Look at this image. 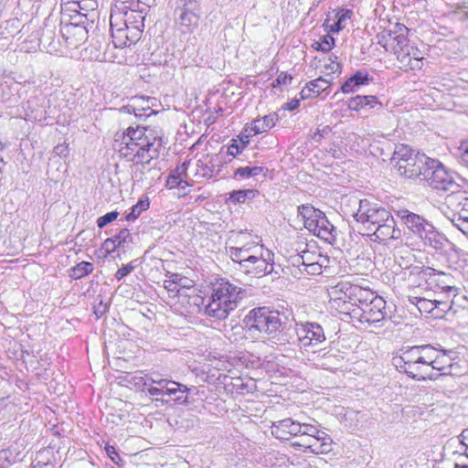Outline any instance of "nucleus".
Returning a JSON list of instances; mask_svg holds the SVG:
<instances>
[{"mask_svg":"<svg viewBox=\"0 0 468 468\" xmlns=\"http://www.w3.org/2000/svg\"><path fill=\"white\" fill-rule=\"evenodd\" d=\"M165 147L164 134L151 126L130 125L114 133L112 149L122 160L145 166Z\"/></svg>","mask_w":468,"mask_h":468,"instance_id":"1","label":"nucleus"},{"mask_svg":"<svg viewBox=\"0 0 468 468\" xmlns=\"http://www.w3.org/2000/svg\"><path fill=\"white\" fill-rule=\"evenodd\" d=\"M227 251L239 270L250 277L261 278L273 270V254L258 238L244 237Z\"/></svg>","mask_w":468,"mask_h":468,"instance_id":"2","label":"nucleus"},{"mask_svg":"<svg viewBox=\"0 0 468 468\" xmlns=\"http://www.w3.org/2000/svg\"><path fill=\"white\" fill-rule=\"evenodd\" d=\"M409 32L405 25L395 23L377 35L378 43L395 55L399 69L406 72L422 69L424 60L419 48L410 44Z\"/></svg>","mask_w":468,"mask_h":468,"instance_id":"3","label":"nucleus"},{"mask_svg":"<svg viewBox=\"0 0 468 468\" xmlns=\"http://www.w3.org/2000/svg\"><path fill=\"white\" fill-rule=\"evenodd\" d=\"M209 302L205 312L208 316L225 319L233 311L240 300L241 290L229 281L219 278L210 285Z\"/></svg>","mask_w":468,"mask_h":468,"instance_id":"4","label":"nucleus"},{"mask_svg":"<svg viewBox=\"0 0 468 468\" xmlns=\"http://www.w3.org/2000/svg\"><path fill=\"white\" fill-rule=\"evenodd\" d=\"M391 160L400 176L421 180L431 157L419 152L415 153L409 144H399L396 146Z\"/></svg>","mask_w":468,"mask_h":468,"instance_id":"5","label":"nucleus"},{"mask_svg":"<svg viewBox=\"0 0 468 468\" xmlns=\"http://www.w3.org/2000/svg\"><path fill=\"white\" fill-rule=\"evenodd\" d=\"M244 324L250 337L260 339L280 331L282 322L279 312L259 307L249 312L244 319Z\"/></svg>","mask_w":468,"mask_h":468,"instance_id":"6","label":"nucleus"},{"mask_svg":"<svg viewBox=\"0 0 468 468\" xmlns=\"http://www.w3.org/2000/svg\"><path fill=\"white\" fill-rule=\"evenodd\" d=\"M398 216L408 229L415 234L424 246L435 250L441 248L443 238L428 220L406 209L399 211Z\"/></svg>","mask_w":468,"mask_h":468,"instance_id":"7","label":"nucleus"},{"mask_svg":"<svg viewBox=\"0 0 468 468\" xmlns=\"http://www.w3.org/2000/svg\"><path fill=\"white\" fill-rule=\"evenodd\" d=\"M426 346H412L395 358V365L412 378L424 380L431 378L426 362Z\"/></svg>","mask_w":468,"mask_h":468,"instance_id":"8","label":"nucleus"},{"mask_svg":"<svg viewBox=\"0 0 468 468\" xmlns=\"http://www.w3.org/2000/svg\"><path fill=\"white\" fill-rule=\"evenodd\" d=\"M110 26L112 41L117 48L131 47L140 38L141 31L137 26L122 24L121 8H111Z\"/></svg>","mask_w":468,"mask_h":468,"instance_id":"9","label":"nucleus"},{"mask_svg":"<svg viewBox=\"0 0 468 468\" xmlns=\"http://www.w3.org/2000/svg\"><path fill=\"white\" fill-rule=\"evenodd\" d=\"M297 212L307 230L318 238L327 239L331 229L329 221L322 210L314 207L312 204H303L298 207Z\"/></svg>","mask_w":468,"mask_h":468,"instance_id":"10","label":"nucleus"},{"mask_svg":"<svg viewBox=\"0 0 468 468\" xmlns=\"http://www.w3.org/2000/svg\"><path fill=\"white\" fill-rule=\"evenodd\" d=\"M335 297L334 302L349 303L352 305L365 306L367 303L373 301L378 295L368 288L361 287L356 284L338 283L333 292Z\"/></svg>","mask_w":468,"mask_h":468,"instance_id":"11","label":"nucleus"},{"mask_svg":"<svg viewBox=\"0 0 468 468\" xmlns=\"http://www.w3.org/2000/svg\"><path fill=\"white\" fill-rule=\"evenodd\" d=\"M356 216L357 221L371 230L379 224L387 222L388 219L390 221L392 217L388 210L367 199L360 200Z\"/></svg>","mask_w":468,"mask_h":468,"instance_id":"12","label":"nucleus"},{"mask_svg":"<svg viewBox=\"0 0 468 468\" xmlns=\"http://www.w3.org/2000/svg\"><path fill=\"white\" fill-rule=\"evenodd\" d=\"M424 171L421 180L427 182L428 186L440 191H447L452 186L451 176L445 170L441 163L431 158Z\"/></svg>","mask_w":468,"mask_h":468,"instance_id":"13","label":"nucleus"},{"mask_svg":"<svg viewBox=\"0 0 468 468\" xmlns=\"http://www.w3.org/2000/svg\"><path fill=\"white\" fill-rule=\"evenodd\" d=\"M415 304L421 314H429L434 319H441L452 309V300L450 296L436 297L433 300L416 298Z\"/></svg>","mask_w":468,"mask_h":468,"instance_id":"14","label":"nucleus"},{"mask_svg":"<svg viewBox=\"0 0 468 468\" xmlns=\"http://www.w3.org/2000/svg\"><path fill=\"white\" fill-rule=\"evenodd\" d=\"M295 332L300 345L303 347L317 346L325 340L323 327L316 323H299Z\"/></svg>","mask_w":468,"mask_h":468,"instance_id":"15","label":"nucleus"},{"mask_svg":"<svg viewBox=\"0 0 468 468\" xmlns=\"http://www.w3.org/2000/svg\"><path fill=\"white\" fill-rule=\"evenodd\" d=\"M196 282L189 277L178 272L166 271L163 286L171 297L186 295L187 291L195 288Z\"/></svg>","mask_w":468,"mask_h":468,"instance_id":"16","label":"nucleus"},{"mask_svg":"<svg viewBox=\"0 0 468 468\" xmlns=\"http://www.w3.org/2000/svg\"><path fill=\"white\" fill-rule=\"evenodd\" d=\"M333 440L329 434L324 431H316L312 437L303 438L300 441L292 443L293 447L303 449L314 454H325L332 451Z\"/></svg>","mask_w":468,"mask_h":468,"instance_id":"17","label":"nucleus"},{"mask_svg":"<svg viewBox=\"0 0 468 468\" xmlns=\"http://www.w3.org/2000/svg\"><path fill=\"white\" fill-rule=\"evenodd\" d=\"M60 34L69 48H79L88 37V30L79 22L65 23L60 27Z\"/></svg>","mask_w":468,"mask_h":468,"instance_id":"18","label":"nucleus"},{"mask_svg":"<svg viewBox=\"0 0 468 468\" xmlns=\"http://www.w3.org/2000/svg\"><path fill=\"white\" fill-rule=\"evenodd\" d=\"M352 16L350 9H333L327 13L323 27L329 34L338 33L351 21Z\"/></svg>","mask_w":468,"mask_h":468,"instance_id":"19","label":"nucleus"},{"mask_svg":"<svg viewBox=\"0 0 468 468\" xmlns=\"http://www.w3.org/2000/svg\"><path fill=\"white\" fill-rule=\"evenodd\" d=\"M359 320L362 323L375 324L384 320L386 316V301L381 296L376 297L365 306H360Z\"/></svg>","mask_w":468,"mask_h":468,"instance_id":"20","label":"nucleus"},{"mask_svg":"<svg viewBox=\"0 0 468 468\" xmlns=\"http://www.w3.org/2000/svg\"><path fill=\"white\" fill-rule=\"evenodd\" d=\"M302 424L290 418L273 422L271 426V432L278 440L287 441L293 436L301 434Z\"/></svg>","mask_w":468,"mask_h":468,"instance_id":"21","label":"nucleus"},{"mask_svg":"<svg viewBox=\"0 0 468 468\" xmlns=\"http://www.w3.org/2000/svg\"><path fill=\"white\" fill-rule=\"evenodd\" d=\"M451 281L452 277L444 272L432 271L430 273L429 284L433 287L434 290H440L437 297L445 298L446 296H450L452 300V296L457 294L458 289L450 284Z\"/></svg>","mask_w":468,"mask_h":468,"instance_id":"22","label":"nucleus"},{"mask_svg":"<svg viewBox=\"0 0 468 468\" xmlns=\"http://www.w3.org/2000/svg\"><path fill=\"white\" fill-rule=\"evenodd\" d=\"M426 356L429 357V359H426V367L428 372L431 374L433 369L444 372L452 366V359L450 356L447 353L435 348L426 346Z\"/></svg>","mask_w":468,"mask_h":468,"instance_id":"23","label":"nucleus"},{"mask_svg":"<svg viewBox=\"0 0 468 468\" xmlns=\"http://www.w3.org/2000/svg\"><path fill=\"white\" fill-rule=\"evenodd\" d=\"M346 106L350 112H362L380 109L382 102L376 95H356L348 99Z\"/></svg>","mask_w":468,"mask_h":468,"instance_id":"24","label":"nucleus"},{"mask_svg":"<svg viewBox=\"0 0 468 468\" xmlns=\"http://www.w3.org/2000/svg\"><path fill=\"white\" fill-rule=\"evenodd\" d=\"M331 82L323 77H319L306 83L300 92L301 100L314 99L320 96L323 92L329 93Z\"/></svg>","mask_w":468,"mask_h":468,"instance_id":"25","label":"nucleus"},{"mask_svg":"<svg viewBox=\"0 0 468 468\" xmlns=\"http://www.w3.org/2000/svg\"><path fill=\"white\" fill-rule=\"evenodd\" d=\"M123 111L127 113L134 114L138 119L149 117L156 113L152 108L150 99L144 97L133 98L129 104L123 107Z\"/></svg>","mask_w":468,"mask_h":468,"instance_id":"26","label":"nucleus"},{"mask_svg":"<svg viewBox=\"0 0 468 468\" xmlns=\"http://www.w3.org/2000/svg\"><path fill=\"white\" fill-rule=\"evenodd\" d=\"M189 162H183L177 165L168 175L165 181V187L168 189H176L180 186H184V188H187L190 185L186 180L187 176V167Z\"/></svg>","mask_w":468,"mask_h":468,"instance_id":"27","label":"nucleus"},{"mask_svg":"<svg viewBox=\"0 0 468 468\" xmlns=\"http://www.w3.org/2000/svg\"><path fill=\"white\" fill-rule=\"evenodd\" d=\"M127 2H121V5H114L112 8H121L122 12V24L134 26L139 21H143L144 16L143 11L139 10V2H129L130 5H126Z\"/></svg>","mask_w":468,"mask_h":468,"instance_id":"28","label":"nucleus"},{"mask_svg":"<svg viewBox=\"0 0 468 468\" xmlns=\"http://www.w3.org/2000/svg\"><path fill=\"white\" fill-rule=\"evenodd\" d=\"M369 80L370 77L367 71L357 70L342 84L341 91L344 94L354 93L361 86L367 85Z\"/></svg>","mask_w":468,"mask_h":468,"instance_id":"29","label":"nucleus"},{"mask_svg":"<svg viewBox=\"0 0 468 468\" xmlns=\"http://www.w3.org/2000/svg\"><path fill=\"white\" fill-rule=\"evenodd\" d=\"M318 63L320 71L326 76H339L342 73L343 66L334 54L320 58Z\"/></svg>","mask_w":468,"mask_h":468,"instance_id":"30","label":"nucleus"},{"mask_svg":"<svg viewBox=\"0 0 468 468\" xmlns=\"http://www.w3.org/2000/svg\"><path fill=\"white\" fill-rule=\"evenodd\" d=\"M396 223L391 217V220L388 219L387 222L381 223L374 229V236L376 239L386 242L390 239H398L399 231L395 229Z\"/></svg>","mask_w":468,"mask_h":468,"instance_id":"31","label":"nucleus"},{"mask_svg":"<svg viewBox=\"0 0 468 468\" xmlns=\"http://www.w3.org/2000/svg\"><path fill=\"white\" fill-rule=\"evenodd\" d=\"M279 121V115L276 112L267 114L261 118L252 121L250 123H247L250 126L256 135L263 133L273 128Z\"/></svg>","mask_w":468,"mask_h":468,"instance_id":"32","label":"nucleus"},{"mask_svg":"<svg viewBox=\"0 0 468 468\" xmlns=\"http://www.w3.org/2000/svg\"><path fill=\"white\" fill-rule=\"evenodd\" d=\"M257 189H239L233 190L229 193V197L227 198L226 203L237 205L244 203L246 200L253 199L259 196Z\"/></svg>","mask_w":468,"mask_h":468,"instance_id":"33","label":"nucleus"},{"mask_svg":"<svg viewBox=\"0 0 468 468\" xmlns=\"http://www.w3.org/2000/svg\"><path fill=\"white\" fill-rule=\"evenodd\" d=\"M80 4L81 2H62L60 8L62 16L69 20H75V22L79 23L82 22L80 19V13H81L79 9Z\"/></svg>","mask_w":468,"mask_h":468,"instance_id":"34","label":"nucleus"},{"mask_svg":"<svg viewBox=\"0 0 468 468\" xmlns=\"http://www.w3.org/2000/svg\"><path fill=\"white\" fill-rule=\"evenodd\" d=\"M332 35L333 34L327 33L326 35L321 36L317 40L312 43V48L324 53L330 52L335 46V41Z\"/></svg>","mask_w":468,"mask_h":468,"instance_id":"35","label":"nucleus"},{"mask_svg":"<svg viewBox=\"0 0 468 468\" xmlns=\"http://www.w3.org/2000/svg\"><path fill=\"white\" fill-rule=\"evenodd\" d=\"M152 382L162 388H166V391H164V394L168 396L176 395L177 392L186 393L188 390L186 386L168 379L153 380Z\"/></svg>","mask_w":468,"mask_h":468,"instance_id":"36","label":"nucleus"},{"mask_svg":"<svg viewBox=\"0 0 468 468\" xmlns=\"http://www.w3.org/2000/svg\"><path fill=\"white\" fill-rule=\"evenodd\" d=\"M150 207V200L147 196L138 200V202L133 205L131 208L130 213H128L125 217L127 221H133L137 219L140 215L146 211Z\"/></svg>","mask_w":468,"mask_h":468,"instance_id":"37","label":"nucleus"},{"mask_svg":"<svg viewBox=\"0 0 468 468\" xmlns=\"http://www.w3.org/2000/svg\"><path fill=\"white\" fill-rule=\"evenodd\" d=\"M93 271V265L89 261H81L70 269V277L78 280Z\"/></svg>","mask_w":468,"mask_h":468,"instance_id":"38","label":"nucleus"},{"mask_svg":"<svg viewBox=\"0 0 468 468\" xmlns=\"http://www.w3.org/2000/svg\"><path fill=\"white\" fill-rule=\"evenodd\" d=\"M264 170L263 167H261V166H254V167H249V166H244V167H239L238 169H236V171L234 172V177H242V178H245V177H250V176H258L260 175L261 173H262Z\"/></svg>","mask_w":468,"mask_h":468,"instance_id":"39","label":"nucleus"},{"mask_svg":"<svg viewBox=\"0 0 468 468\" xmlns=\"http://www.w3.org/2000/svg\"><path fill=\"white\" fill-rule=\"evenodd\" d=\"M181 26L186 27L187 30L197 25V16L193 12L184 10L180 15Z\"/></svg>","mask_w":468,"mask_h":468,"instance_id":"40","label":"nucleus"},{"mask_svg":"<svg viewBox=\"0 0 468 468\" xmlns=\"http://www.w3.org/2000/svg\"><path fill=\"white\" fill-rule=\"evenodd\" d=\"M302 264L305 267L309 266L311 263H315V261H319V260L322 258L320 253H317L316 251H312L310 250H304L302 251Z\"/></svg>","mask_w":468,"mask_h":468,"instance_id":"41","label":"nucleus"},{"mask_svg":"<svg viewBox=\"0 0 468 468\" xmlns=\"http://www.w3.org/2000/svg\"><path fill=\"white\" fill-rule=\"evenodd\" d=\"M207 163H211V156L207 154L204 157V160L199 159L197 162V166L201 169V173L203 176L211 177L214 173L213 165H208Z\"/></svg>","mask_w":468,"mask_h":468,"instance_id":"42","label":"nucleus"},{"mask_svg":"<svg viewBox=\"0 0 468 468\" xmlns=\"http://www.w3.org/2000/svg\"><path fill=\"white\" fill-rule=\"evenodd\" d=\"M255 135L256 134L252 131H250V126L246 124L243 130L238 135V141L240 144V145H244V148H246L250 144V138Z\"/></svg>","mask_w":468,"mask_h":468,"instance_id":"43","label":"nucleus"},{"mask_svg":"<svg viewBox=\"0 0 468 468\" xmlns=\"http://www.w3.org/2000/svg\"><path fill=\"white\" fill-rule=\"evenodd\" d=\"M129 236H130L129 230L127 229H122V230H120V232L117 235H115L112 238H109V239L112 240H114V245L116 246V250H118L119 248L124 247V245L127 241V238Z\"/></svg>","mask_w":468,"mask_h":468,"instance_id":"44","label":"nucleus"},{"mask_svg":"<svg viewBox=\"0 0 468 468\" xmlns=\"http://www.w3.org/2000/svg\"><path fill=\"white\" fill-rule=\"evenodd\" d=\"M292 76L287 72L282 71L278 74L275 80L271 83L272 88H278L288 85L292 82Z\"/></svg>","mask_w":468,"mask_h":468,"instance_id":"45","label":"nucleus"},{"mask_svg":"<svg viewBox=\"0 0 468 468\" xmlns=\"http://www.w3.org/2000/svg\"><path fill=\"white\" fill-rule=\"evenodd\" d=\"M331 132V128L328 125L323 128H317L312 134H310V140L314 143H320L324 136L328 135Z\"/></svg>","mask_w":468,"mask_h":468,"instance_id":"46","label":"nucleus"},{"mask_svg":"<svg viewBox=\"0 0 468 468\" xmlns=\"http://www.w3.org/2000/svg\"><path fill=\"white\" fill-rule=\"evenodd\" d=\"M118 216H119V212H117V211H112V212L106 213L105 215L100 217L97 219V226L100 229H102L107 224L115 220L118 218Z\"/></svg>","mask_w":468,"mask_h":468,"instance_id":"47","label":"nucleus"},{"mask_svg":"<svg viewBox=\"0 0 468 468\" xmlns=\"http://www.w3.org/2000/svg\"><path fill=\"white\" fill-rule=\"evenodd\" d=\"M97 8L98 2H81L79 8L81 11V13H80V19L81 20L82 17H87L90 12Z\"/></svg>","mask_w":468,"mask_h":468,"instance_id":"48","label":"nucleus"},{"mask_svg":"<svg viewBox=\"0 0 468 468\" xmlns=\"http://www.w3.org/2000/svg\"><path fill=\"white\" fill-rule=\"evenodd\" d=\"M15 450H13L11 447L2 450L0 452V461L4 460L6 461L8 463H16L18 459V452L15 453Z\"/></svg>","mask_w":468,"mask_h":468,"instance_id":"49","label":"nucleus"},{"mask_svg":"<svg viewBox=\"0 0 468 468\" xmlns=\"http://www.w3.org/2000/svg\"><path fill=\"white\" fill-rule=\"evenodd\" d=\"M244 145H240L238 139H232L228 146V154L233 157L240 154L244 150Z\"/></svg>","mask_w":468,"mask_h":468,"instance_id":"50","label":"nucleus"},{"mask_svg":"<svg viewBox=\"0 0 468 468\" xmlns=\"http://www.w3.org/2000/svg\"><path fill=\"white\" fill-rule=\"evenodd\" d=\"M458 151L462 162L468 167V139L461 142Z\"/></svg>","mask_w":468,"mask_h":468,"instance_id":"51","label":"nucleus"},{"mask_svg":"<svg viewBox=\"0 0 468 468\" xmlns=\"http://www.w3.org/2000/svg\"><path fill=\"white\" fill-rule=\"evenodd\" d=\"M452 222L464 235L468 237V218L464 219L461 217L453 216Z\"/></svg>","mask_w":468,"mask_h":468,"instance_id":"52","label":"nucleus"},{"mask_svg":"<svg viewBox=\"0 0 468 468\" xmlns=\"http://www.w3.org/2000/svg\"><path fill=\"white\" fill-rule=\"evenodd\" d=\"M134 269V266L133 263H127L125 265H122L120 269L117 270L115 272V278L118 281H121L125 276H127Z\"/></svg>","mask_w":468,"mask_h":468,"instance_id":"53","label":"nucleus"},{"mask_svg":"<svg viewBox=\"0 0 468 468\" xmlns=\"http://www.w3.org/2000/svg\"><path fill=\"white\" fill-rule=\"evenodd\" d=\"M460 205L461 207L455 212L454 216L468 219V197H465Z\"/></svg>","mask_w":468,"mask_h":468,"instance_id":"54","label":"nucleus"},{"mask_svg":"<svg viewBox=\"0 0 468 468\" xmlns=\"http://www.w3.org/2000/svg\"><path fill=\"white\" fill-rule=\"evenodd\" d=\"M105 451H106L108 456L110 457V459L113 463H118V462L121 460V457H120L117 450L115 449V447L112 445L107 444L105 446Z\"/></svg>","mask_w":468,"mask_h":468,"instance_id":"55","label":"nucleus"},{"mask_svg":"<svg viewBox=\"0 0 468 468\" xmlns=\"http://www.w3.org/2000/svg\"><path fill=\"white\" fill-rule=\"evenodd\" d=\"M101 249L105 251L106 255L112 254L116 250L114 240H112L109 238L106 239L101 245Z\"/></svg>","mask_w":468,"mask_h":468,"instance_id":"56","label":"nucleus"},{"mask_svg":"<svg viewBox=\"0 0 468 468\" xmlns=\"http://www.w3.org/2000/svg\"><path fill=\"white\" fill-rule=\"evenodd\" d=\"M305 271L310 274H320L323 271V264L319 261H315V263H311L309 266L305 267Z\"/></svg>","mask_w":468,"mask_h":468,"instance_id":"57","label":"nucleus"},{"mask_svg":"<svg viewBox=\"0 0 468 468\" xmlns=\"http://www.w3.org/2000/svg\"><path fill=\"white\" fill-rule=\"evenodd\" d=\"M316 431H321L314 426L311 424H302V431L303 435H306L307 437H312V435H315Z\"/></svg>","mask_w":468,"mask_h":468,"instance_id":"58","label":"nucleus"},{"mask_svg":"<svg viewBox=\"0 0 468 468\" xmlns=\"http://www.w3.org/2000/svg\"><path fill=\"white\" fill-rule=\"evenodd\" d=\"M32 468H54V464L49 461L42 462L37 458L32 463Z\"/></svg>","mask_w":468,"mask_h":468,"instance_id":"59","label":"nucleus"},{"mask_svg":"<svg viewBox=\"0 0 468 468\" xmlns=\"http://www.w3.org/2000/svg\"><path fill=\"white\" fill-rule=\"evenodd\" d=\"M300 101H301V98L300 99L291 100L290 101L285 103L283 109L287 110V111H294V110H296L299 107Z\"/></svg>","mask_w":468,"mask_h":468,"instance_id":"60","label":"nucleus"},{"mask_svg":"<svg viewBox=\"0 0 468 468\" xmlns=\"http://www.w3.org/2000/svg\"><path fill=\"white\" fill-rule=\"evenodd\" d=\"M147 391H148L149 395H151L153 397L164 395V391H163L162 388H157V387H154V386L149 387L147 388Z\"/></svg>","mask_w":468,"mask_h":468,"instance_id":"61","label":"nucleus"},{"mask_svg":"<svg viewBox=\"0 0 468 468\" xmlns=\"http://www.w3.org/2000/svg\"><path fill=\"white\" fill-rule=\"evenodd\" d=\"M461 441L466 448V455L468 456V428L461 433Z\"/></svg>","mask_w":468,"mask_h":468,"instance_id":"62","label":"nucleus"},{"mask_svg":"<svg viewBox=\"0 0 468 468\" xmlns=\"http://www.w3.org/2000/svg\"><path fill=\"white\" fill-rule=\"evenodd\" d=\"M210 197L209 192H203L195 197V202H201L207 199Z\"/></svg>","mask_w":468,"mask_h":468,"instance_id":"63","label":"nucleus"},{"mask_svg":"<svg viewBox=\"0 0 468 468\" xmlns=\"http://www.w3.org/2000/svg\"><path fill=\"white\" fill-rule=\"evenodd\" d=\"M455 14L459 19H465V18L468 19V12H466V11L460 10V11H456Z\"/></svg>","mask_w":468,"mask_h":468,"instance_id":"64","label":"nucleus"}]
</instances>
